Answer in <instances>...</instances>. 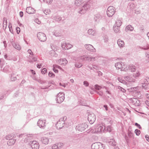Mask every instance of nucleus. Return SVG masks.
<instances>
[{
	"mask_svg": "<svg viewBox=\"0 0 149 149\" xmlns=\"http://www.w3.org/2000/svg\"><path fill=\"white\" fill-rule=\"evenodd\" d=\"M70 81L72 83H73L74 82V81L72 79H71L70 80Z\"/></svg>",
	"mask_w": 149,
	"mask_h": 149,
	"instance_id": "obj_64",
	"label": "nucleus"
},
{
	"mask_svg": "<svg viewBox=\"0 0 149 149\" xmlns=\"http://www.w3.org/2000/svg\"><path fill=\"white\" fill-rule=\"evenodd\" d=\"M88 127V125L86 123H84L80 124L76 127V129L80 132H84L85 129Z\"/></svg>",
	"mask_w": 149,
	"mask_h": 149,
	"instance_id": "obj_4",
	"label": "nucleus"
},
{
	"mask_svg": "<svg viewBox=\"0 0 149 149\" xmlns=\"http://www.w3.org/2000/svg\"><path fill=\"white\" fill-rule=\"evenodd\" d=\"M7 19L6 18H4L3 19V27L5 28L6 29L7 27Z\"/></svg>",
	"mask_w": 149,
	"mask_h": 149,
	"instance_id": "obj_24",
	"label": "nucleus"
},
{
	"mask_svg": "<svg viewBox=\"0 0 149 149\" xmlns=\"http://www.w3.org/2000/svg\"><path fill=\"white\" fill-rule=\"evenodd\" d=\"M145 137L146 138V140L148 142H149V138L148 135H146L145 136Z\"/></svg>",
	"mask_w": 149,
	"mask_h": 149,
	"instance_id": "obj_53",
	"label": "nucleus"
},
{
	"mask_svg": "<svg viewBox=\"0 0 149 149\" xmlns=\"http://www.w3.org/2000/svg\"><path fill=\"white\" fill-rule=\"evenodd\" d=\"M113 30L116 33H117L119 31V28L118 27L115 26L113 27Z\"/></svg>",
	"mask_w": 149,
	"mask_h": 149,
	"instance_id": "obj_32",
	"label": "nucleus"
},
{
	"mask_svg": "<svg viewBox=\"0 0 149 149\" xmlns=\"http://www.w3.org/2000/svg\"><path fill=\"white\" fill-rule=\"evenodd\" d=\"M140 75V74L138 71L136 73L133 74L132 75L127 76L124 77V79L129 82H135V79L138 77Z\"/></svg>",
	"mask_w": 149,
	"mask_h": 149,
	"instance_id": "obj_1",
	"label": "nucleus"
},
{
	"mask_svg": "<svg viewBox=\"0 0 149 149\" xmlns=\"http://www.w3.org/2000/svg\"><path fill=\"white\" fill-rule=\"evenodd\" d=\"M104 107L105 108V109L106 111H107L108 110V109H107L108 107H107V105H104Z\"/></svg>",
	"mask_w": 149,
	"mask_h": 149,
	"instance_id": "obj_56",
	"label": "nucleus"
},
{
	"mask_svg": "<svg viewBox=\"0 0 149 149\" xmlns=\"http://www.w3.org/2000/svg\"><path fill=\"white\" fill-rule=\"evenodd\" d=\"M86 48L88 50L91 52H95V49L93 47V46L89 44H86L85 45Z\"/></svg>",
	"mask_w": 149,
	"mask_h": 149,
	"instance_id": "obj_16",
	"label": "nucleus"
},
{
	"mask_svg": "<svg viewBox=\"0 0 149 149\" xmlns=\"http://www.w3.org/2000/svg\"><path fill=\"white\" fill-rule=\"evenodd\" d=\"M30 71H31V72H32V73L33 74H36L35 72L34 71H33V70H30Z\"/></svg>",
	"mask_w": 149,
	"mask_h": 149,
	"instance_id": "obj_60",
	"label": "nucleus"
},
{
	"mask_svg": "<svg viewBox=\"0 0 149 149\" xmlns=\"http://www.w3.org/2000/svg\"><path fill=\"white\" fill-rule=\"evenodd\" d=\"M130 102L136 106H139L140 104L139 101L136 98H130Z\"/></svg>",
	"mask_w": 149,
	"mask_h": 149,
	"instance_id": "obj_12",
	"label": "nucleus"
},
{
	"mask_svg": "<svg viewBox=\"0 0 149 149\" xmlns=\"http://www.w3.org/2000/svg\"><path fill=\"white\" fill-rule=\"evenodd\" d=\"M131 70L132 72H134L136 70V67L134 66H132Z\"/></svg>",
	"mask_w": 149,
	"mask_h": 149,
	"instance_id": "obj_40",
	"label": "nucleus"
},
{
	"mask_svg": "<svg viewBox=\"0 0 149 149\" xmlns=\"http://www.w3.org/2000/svg\"><path fill=\"white\" fill-rule=\"evenodd\" d=\"M139 90V87H137L134 88H132L127 89L128 91L130 92H132L136 93L138 92Z\"/></svg>",
	"mask_w": 149,
	"mask_h": 149,
	"instance_id": "obj_18",
	"label": "nucleus"
},
{
	"mask_svg": "<svg viewBox=\"0 0 149 149\" xmlns=\"http://www.w3.org/2000/svg\"><path fill=\"white\" fill-rule=\"evenodd\" d=\"M33 61H35L37 60L36 58L35 57H33Z\"/></svg>",
	"mask_w": 149,
	"mask_h": 149,
	"instance_id": "obj_62",
	"label": "nucleus"
},
{
	"mask_svg": "<svg viewBox=\"0 0 149 149\" xmlns=\"http://www.w3.org/2000/svg\"><path fill=\"white\" fill-rule=\"evenodd\" d=\"M13 46L15 49L18 50H20L21 49L20 46L18 44L16 43L14 44L13 45Z\"/></svg>",
	"mask_w": 149,
	"mask_h": 149,
	"instance_id": "obj_25",
	"label": "nucleus"
},
{
	"mask_svg": "<svg viewBox=\"0 0 149 149\" xmlns=\"http://www.w3.org/2000/svg\"><path fill=\"white\" fill-rule=\"evenodd\" d=\"M115 66L118 70H120L121 71H127L128 70L129 67L126 65L123 62H118L115 64Z\"/></svg>",
	"mask_w": 149,
	"mask_h": 149,
	"instance_id": "obj_2",
	"label": "nucleus"
},
{
	"mask_svg": "<svg viewBox=\"0 0 149 149\" xmlns=\"http://www.w3.org/2000/svg\"><path fill=\"white\" fill-rule=\"evenodd\" d=\"M8 27L9 29V31L11 33H12V26L10 23H9Z\"/></svg>",
	"mask_w": 149,
	"mask_h": 149,
	"instance_id": "obj_44",
	"label": "nucleus"
},
{
	"mask_svg": "<svg viewBox=\"0 0 149 149\" xmlns=\"http://www.w3.org/2000/svg\"><path fill=\"white\" fill-rule=\"evenodd\" d=\"M62 47L64 49H68L72 47V45L70 44L63 42L62 44Z\"/></svg>",
	"mask_w": 149,
	"mask_h": 149,
	"instance_id": "obj_14",
	"label": "nucleus"
},
{
	"mask_svg": "<svg viewBox=\"0 0 149 149\" xmlns=\"http://www.w3.org/2000/svg\"><path fill=\"white\" fill-rule=\"evenodd\" d=\"M47 70L46 68H44L42 70V74H45Z\"/></svg>",
	"mask_w": 149,
	"mask_h": 149,
	"instance_id": "obj_46",
	"label": "nucleus"
},
{
	"mask_svg": "<svg viewBox=\"0 0 149 149\" xmlns=\"http://www.w3.org/2000/svg\"><path fill=\"white\" fill-rule=\"evenodd\" d=\"M14 136L15 135L14 134H12V135L8 134L6 136V138L7 139H11V138H13L15 137Z\"/></svg>",
	"mask_w": 149,
	"mask_h": 149,
	"instance_id": "obj_30",
	"label": "nucleus"
},
{
	"mask_svg": "<svg viewBox=\"0 0 149 149\" xmlns=\"http://www.w3.org/2000/svg\"><path fill=\"white\" fill-rule=\"evenodd\" d=\"M135 133L137 135H139L140 134V130L138 129H136L135 131Z\"/></svg>",
	"mask_w": 149,
	"mask_h": 149,
	"instance_id": "obj_42",
	"label": "nucleus"
},
{
	"mask_svg": "<svg viewBox=\"0 0 149 149\" xmlns=\"http://www.w3.org/2000/svg\"><path fill=\"white\" fill-rule=\"evenodd\" d=\"M6 41H4L3 42V43L4 44V46L5 47H6V44H5Z\"/></svg>",
	"mask_w": 149,
	"mask_h": 149,
	"instance_id": "obj_59",
	"label": "nucleus"
},
{
	"mask_svg": "<svg viewBox=\"0 0 149 149\" xmlns=\"http://www.w3.org/2000/svg\"><path fill=\"white\" fill-rule=\"evenodd\" d=\"M115 9L112 6L109 7L107 9V15L109 17H112L114 14Z\"/></svg>",
	"mask_w": 149,
	"mask_h": 149,
	"instance_id": "obj_6",
	"label": "nucleus"
},
{
	"mask_svg": "<svg viewBox=\"0 0 149 149\" xmlns=\"http://www.w3.org/2000/svg\"><path fill=\"white\" fill-rule=\"evenodd\" d=\"M140 10H135V13L137 14H138L140 13Z\"/></svg>",
	"mask_w": 149,
	"mask_h": 149,
	"instance_id": "obj_55",
	"label": "nucleus"
},
{
	"mask_svg": "<svg viewBox=\"0 0 149 149\" xmlns=\"http://www.w3.org/2000/svg\"><path fill=\"white\" fill-rule=\"evenodd\" d=\"M135 125L137 126L139 128L141 129V128L140 125H139L137 123H135Z\"/></svg>",
	"mask_w": 149,
	"mask_h": 149,
	"instance_id": "obj_51",
	"label": "nucleus"
},
{
	"mask_svg": "<svg viewBox=\"0 0 149 149\" xmlns=\"http://www.w3.org/2000/svg\"><path fill=\"white\" fill-rule=\"evenodd\" d=\"M105 130L106 131H107L109 132H110L112 130V127L111 126H108L107 127V130Z\"/></svg>",
	"mask_w": 149,
	"mask_h": 149,
	"instance_id": "obj_37",
	"label": "nucleus"
},
{
	"mask_svg": "<svg viewBox=\"0 0 149 149\" xmlns=\"http://www.w3.org/2000/svg\"><path fill=\"white\" fill-rule=\"evenodd\" d=\"M106 92L109 94H111L110 92L108 91H107Z\"/></svg>",
	"mask_w": 149,
	"mask_h": 149,
	"instance_id": "obj_63",
	"label": "nucleus"
},
{
	"mask_svg": "<svg viewBox=\"0 0 149 149\" xmlns=\"http://www.w3.org/2000/svg\"><path fill=\"white\" fill-rule=\"evenodd\" d=\"M15 140L14 139H11L8 141V143L9 145L11 146L15 143Z\"/></svg>",
	"mask_w": 149,
	"mask_h": 149,
	"instance_id": "obj_27",
	"label": "nucleus"
},
{
	"mask_svg": "<svg viewBox=\"0 0 149 149\" xmlns=\"http://www.w3.org/2000/svg\"><path fill=\"white\" fill-rule=\"evenodd\" d=\"M118 89L121 91H122L123 93H125L126 92V91L125 89L124 88H122L120 86L118 87Z\"/></svg>",
	"mask_w": 149,
	"mask_h": 149,
	"instance_id": "obj_39",
	"label": "nucleus"
},
{
	"mask_svg": "<svg viewBox=\"0 0 149 149\" xmlns=\"http://www.w3.org/2000/svg\"><path fill=\"white\" fill-rule=\"evenodd\" d=\"M28 53L30 55H33V53L30 49H29L28 50Z\"/></svg>",
	"mask_w": 149,
	"mask_h": 149,
	"instance_id": "obj_50",
	"label": "nucleus"
},
{
	"mask_svg": "<svg viewBox=\"0 0 149 149\" xmlns=\"http://www.w3.org/2000/svg\"><path fill=\"white\" fill-rule=\"evenodd\" d=\"M134 28L131 25L127 26L125 28V30L126 31H132L134 30Z\"/></svg>",
	"mask_w": 149,
	"mask_h": 149,
	"instance_id": "obj_23",
	"label": "nucleus"
},
{
	"mask_svg": "<svg viewBox=\"0 0 149 149\" xmlns=\"http://www.w3.org/2000/svg\"><path fill=\"white\" fill-rule=\"evenodd\" d=\"M38 39L41 42H44L46 40V37L45 33L42 32H38L37 33Z\"/></svg>",
	"mask_w": 149,
	"mask_h": 149,
	"instance_id": "obj_7",
	"label": "nucleus"
},
{
	"mask_svg": "<svg viewBox=\"0 0 149 149\" xmlns=\"http://www.w3.org/2000/svg\"><path fill=\"white\" fill-rule=\"evenodd\" d=\"M118 80L121 83H123L124 81V80L120 78H118Z\"/></svg>",
	"mask_w": 149,
	"mask_h": 149,
	"instance_id": "obj_48",
	"label": "nucleus"
},
{
	"mask_svg": "<svg viewBox=\"0 0 149 149\" xmlns=\"http://www.w3.org/2000/svg\"><path fill=\"white\" fill-rule=\"evenodd\" d=\"M64 125V121L63 119H60L57 122L56 126L57 128L58 129H61L62 128Z\"/></svg>",
	"mask_w": 149,
	"mask_h": 149,
	"instance_id": "obj_9",
	"label": "nucleus"
},
{
	"mask_svg": "<svg viewBox=\"0 0 149 149\" xmlns=\"http://www.w3.org/2000/svg\"><path fill=\"white\" fill-rule=\"evenodd\" d=\"M53 71L55 73H57L58 72V70L56 69L55 68H53Z\"/></svg>",
	"mask_w": 149,
	"mask_h": 149,
	"instance_id": "obj_52",
	"label": "nucleus"
},
{
	"mask_svg": "<svg viewBox=\"0 0 149 149\" xmlns=\"http://www.w3.org/2000/svg\"><path fill=\"white\" fill-rule=\"evenodd\" d=\"M43 1L45 3L50 4L52 3L53 0H43Z\"/></svg>",
	"mask_w": 149,
	"mask_h": 149,
	"instance_id": "obj_38",
	"label": "nucleus"
},
{
	"mask_svg": "<svg viewBox=\"0 0 149 149\" xmlns=\"http://www.w3.org/2000/svg\"><path fill=\"white\" fill-rule=\"evenodd\" d=\"M122 24V22L121 21L118 20L116 22V26L119 27Z\"/></svg>",
	"mask_w": 149,
	"mask_h": 149,
	"instance_id": "obj_34",
	"label": "nucleus"
},
{
	"mask_svg": "<svg viewBox=\"0 0 149 149\" xmlns=\"http://www.w3.org/2000/svg\"><path fill=\"white\" fill-rule=\"evenodd\" d=\"M56 144L57 145V146H58V149L59 148H61L63 145V143L61 142L58 143Z\"/></svg>",
	"mask_w": 149,
	"mask_h": 149,
	"instance_id": "obj_35",
	"label": "nucleus"
},
{
	"mask_svg": "<svg viewBox=\"0 0 149 149\" xmlns=\"http://www.w3.org/2000/svg\"><path fill=\"white\" fill-rule=\"evenodd\" d=\"M148 81H147V82L146 83H145V85H144V84H143V85H142V86L143 87H144L145 86H146V85H147L148 84Z\"/></svg>",
	"mask_w": 149,
	"mask_h": 149,
	"instance_id": "obj_58",
	"label": "nucleus"
},
{
	"mask_svg": "<svg viewBox=\"0 0 149 149\" xmlns=\"http://www.w3.org/2000/svg\"><path fill=\"white\" fill-rule=\"evenodd\" d=\"M51 149H58L56 144H53L52 146Z\"/></svg>",
	"mask_w": 149,
	"mask_h": 149,
	"instance_id": "obj_36",
	"label": "nucleus"
},
{
	"mask_svg": "<svg viewBox=\"0 0 149 149\" xmlns=\"http://www.w3.org/2000/svg\"><path fill=\"white\" fill-rule=\"evenodd\" d=\"M41 66V65H39V64H38L37 65V67L40 68V66Z\"/></svg>",
	"mask_w": 149,
	"mask_h": 149,
	"instance_id": "obj_61",
	"label": "nucleus"
},
{
	"mask_svg": "<svg viewBox=\"0 0 149 149\" xmlns=\"http://www.w3.org/2000/svg\"><path fill=\"white\" fill-rule=\"evenodd\" d=\"M88 120L91 124L93 123L95 120V116L93 113L90 114L88 115Z\"/></svg>",
	"mask_w": 149,
	"mask_h": 149,
	"instance_id": "obj_10",
	"label": "nucleus"
},
{
	"mask_svg": "<svg viewBox=\"0 0 149 149\" xmlns=\"http://www.w3.org/2000/svg\"><path fill=\"white\" fill-rule=\"evenodd\" d=\"M64 95L62 92H60L57 94L56 100L58 103H61L63 102L64 99Z\"/></svg>",
	"mask_w": 149,
	"mask_h": 149,
	"instance_id": "obj_5",
	"label": "nucleus"
},
{
	"mask_svg": "<svg viewBox=\"0 0 149 149\" xmlns=\"http://www.w3.org/2000/svg\"><path fill=\"white\" fill-rule=\"evenodd\" d=\"M117 44L120 47H123L125 45L124 41L120 39L118 40Z\"/></svg>",
	"mask_w": 149,
	"mask_h": 149,
	"instance_id": "obj_22",
	"label": "nucleus"
},
{
	"mask_svg": "<svg viewBox=\"0 0 149 149\" xmlns=\"http://www.w3.org/2000/svg\"><path fill=\"white\" fill-rule=\"evenodd\" d=\"M35 22L38 24L40 23V22L39 21L38 19L36 18L35 20Z\"/></svg>",
	"mask_w": 149,
	"mask_h": 149,
	"instance_id": "obj_47",
	"label": "nucleus"
},
{
	"mask_svg": "<svg viewBox=\"0 0 149 149\" xmlns=\"http://www.w3.org/2000/svg\"><path fill=\"white\" fill-rule=\"evenodd\" d=\"M84 85H85L86 86H88V82L86 81H84Z\"/></svg>",
	"mask_w": 149,
	"mask_h": 149,
	"instance_id": "obj_49",
	"label": "nucleus"
},
{
	"mask_svg": "<svg viewBox=\"0 0 149 149\" xmlns=\"http://www.w3.org/2000/svg\"><path fill=\"white\" fill-rule=\"evenodd\" d=\"M49 54L51 56H54L56 54V53L54 51L52 50L49 52Z\"/></svg>",
	"mask_w": 149,
	"mask_h": 149,
	"instance_id": "obj_33",
	"label": "nucleus"
},
{
	"mask_svg": "<svg viewBox=\"0 0 149 149\" xmlns=\"http://www.w3.org/2000/svg\"><path fill=\"white\" fill-rule=\"evenodd\" d=\"M41 141L42 143L45 145L48 144L49 142V139L48 138L45 137L42 138Z\"/></svg>",
	"mask_w": 149,
	"mask_h": 149,
	"instance_id": "obj_19",
	"label": "nucleus"
},
{
	"mask_svg": "<svg viewBox=\"0 0 149 149\" xmlns=\"http://www.w3.org/2000/svg\"><path fill=\"white\" fill-rule=\"evenodd\" d=\"M91 149H104L103 145L100 143H94L91 146Z\"/></svg>",
	"mask_w": 149,
	"mask_h": 149,
	"instance_id": "obj_8",
	"label": "nucleus"
},
{
	"mask_svg": "<svg viewBox=\"0 0 149 149\" xmlns=\"http://www.w3.org/2000/svg\"><path fill=\"white\" fill-rule=\"evenodd\" d=\"M89 7V5L86 4L84 5L83 8L84 9V10H83L80 11L79 13L81 14H83L85 12V10H86L88 9Z\"/></svg>",
	"mask_w": 149,
	"mask_h": 149,
	"instance_id": "obj_21",
	"label": "nucleus"
},
{
	"mask_svg": "<svg viewBox=\"0 0 149 149\" xmlns=\"http://www.w3.org/2000/svg\"><path fill=\"white\" fill-rule=\"evenodd\" d=\"M11 79L12 81H14L16 80V78L15 77H11Z\"/></svg>",
	"mask_w": 149,
	"mask_h": 149,
	"instance_id": "obj_57",
	"label": "nucleus"
},
{
	"mask_svg": "<svg viewBox=\"0 0 149 149\" xmlns=\"http://www.w3.org/2000/svg\"><path fill=\"white\" fill-rule=\"evenodd\" d=\"M105 131L104 125L103 124H97V128L95 129V130L94 129L92 131V132L94 133L104 132Z\"/></svg>",
	"mask_w": 149,
	"mask_h": 149,
	"instance_id": "obj_3",
	"label": "nucleus"
},
{
	"mask_svg": "<svg viewBox=\"0 0 149 149\" xmlns=\"http://www.w3.org/2000/svg\"><path fill=\"white\" fill-rule=\"evenodd\" d=\"M45 123V120H39L37 124L38 126H39L40 127H44L46 126Z\"/></svg>",
	"mask_w": 149,
	"mask_h": 149,
	"instance_id": "obj_15",
	"label": "nucleus"
},
{
	"mask_svg": "<svg viewBox=\"0 0 149 149\" xmlns=\"http://www.w3.org/2000/svg\"><path fill=\"white\" fill-rule=\"evenodd\" d=\"M53 68L55 69L58 68L62 71H63V70L61 67L57 65H53Z\"/></svg>",
	"mask_w": 149,
	"mask_h": 149,
	"instance_id": "obj_31",
	"label": "nucleus"
},
{
	"mask_svg": "<svg viewBox=\"0 0 149 149\" xmlns=\"http://www.w3.org/2000/svg\"><path fill=\"white\" fill-rule=\"evenodd\" d=\"M81 4V1L79 0H76L74 3L75 5L78 6H80Z\"/></svg>",
	"mask_w": 149,
	"mask_h": 149,
	"instance_id": "obj_26",
	"label": "nucleus"
},
{
	"mask_svg": "<svg viewBox=\"0 0 149 149\" xmlns=\"http://www.w3.org/2000/svg\"><path fill=\"white\" fill-rule=\"evenodd\" d=\"M82 65V64L81 63H76L74 64L75 66L77 68L81 67Z\"/></svg>",
	"mask_w": 149,
	"mask_h": 149,
	"instance_id": "obj_29",
	"label": "nucleus"
},
{
	"mask_svg": "<svg viewBox=\"0 0 149 149\" xmlns=\"http://www.w3.org/2000/svg\"><path fill=\"white\" fill-rule=\"evenodd\" d=\"M16 30L17 31V32L18 34L20 33V29L19 27H16Z\"/></svg>",
	"mask_w": 149,
	"mask_h": 149,
	"instance_id": "obj_45",
	"label": "nucleus"
},
{
	"mask_svg": "<svg viewBox=\"0 0 149 149\" xmlns=\"http://www.w3.org/2000/svg\"><path fill=\"white\" fill-rule=\"evenodd\" d=\"M49 76L51 77H54L55 76V75L52 72H49L48 74Z\"/></svg>",
	"mask_w": 149,
	"mask_h": 149,
	"instance_id": "obj_43",
	"label": "nucleus"
},
{
	"mask_svg": "<svg viewBox=\"0 0 149 149\" xmlns=\"http://www.w3.org/2000/svg\"><path fill=\"white\" fill-rule=\"evenodd\" d=\"M26 10L27 13L29 14H33L35 12V10L31 7H27Z\"/></svg>",
	"mask_w": 149,
	"mask_h": 149,
	"instance_id": "obj_17",
	"label": "nucleus"
},
{
	"mask_svg": "<svg viewBox=\"0 0 149 149\" xmlns=\"http://www.w3.org/2000/svg\"><path fill=\"white\" fill-rule=\"evenodd\" d=\"M95 87L96 89L97 90H99L102 88V87L100 86L97 85H95Z\"/></svg>",
	"mask_w": 149,
	"mask_h": 149,
	"instance_id": "obj_41",
	"label": "nucleus"
},
{
	"mask_svg": "<svg viewBox=\"0 0 149 149\" xmlns=\"http://www.w3.org/2000/svg\"><path fill=\"white\" fill-rule=\"evenodd\" d=\"M31 146L33 149H38L39 145L37 141H34L32 142L31 144Z\"/></svg>",
	"mask_w": 149,
	"mask_h": 149,
	"instance_id": "obj_13",
	"label": "nucleus"
},
{
	"mask_svg": "<svg viewBox=\"0 0 149 149\" xmlns=\"http://www.w3.org/2000/svg\"><path fill=\"white\" fill-rule=\"evenodd\" d=\"M19 15L21 17H22L23 15V12L21 11L19 13Z\"/></svg>",
	"mask_w": 149,
	"mask_h": 149,
	"instance_id": "obj_54",
	"label": "nucleus"
},
{
	"mask_svg": "<svg viewBox=\"0 0 149 149\" xmlns=\"http://www.w3.org/2000/svg\"><path fill=\"white\" fill-rule=\"evenodd\" d=\"M86 58V60L88 61H94L95 60V57H93L89 56L87 57L84 56H83V60L85 59Z\"/></svg>",
	"mask_w": 149,
	"mask_h": 149,
	"instance_id": "obj_20",
	"label": "nucleus"
},
{
	"mask_svg": "<svg viewBox=\"0 0 149 149\" xmlns=\"http://www.w3.org/2000/svg\"><path fill=\"white\" fill-rule=\"evenodd\" d=\"M88 33L89 34L92 35H94L95 33V31L92 29H89L88 31Z\"/></svg>",
	"mask_w": 149,
	"mask_h": 149,
	"instance_id": "obj_28",
	"label": "nucleus"
},
{
	"mask_svg": "<svg viewBox=\"0 0 149 149\" xmlns=\"http://www.w3.org/2000/svg\"><path fill=\"white\" fill-rule=\"evenodd\" d=\"M57 63L62 66H65L68 63V61L65 58H63L58 60Z\"/></svg>",
	"mask_w": 149,
	"mask_h": 149,
	"instance_id": "obj_11",
	"label": "nucleus"
}]
</instances>
